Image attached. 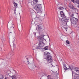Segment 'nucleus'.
I'll list each match as a JSON object with an SVG mask.
<instances>
[{
	"mask_svg": "<svg viewBox=\"0 0 79 79\" xmlns=\"http://www.w3.org/2000/svg\"><path fill=\"white\" fill-rule=\"evenodd\" d=\"M41 33L40 32V36H38L37 39L39 41V46L40 47L42 48V47H43L45 45V44L44 43L43 41L44 40H44V34H41Z\"/></svg>",
	"mask_w": 79,
	"mask_h": 79,
	"instance_id": "1",
	"label": "nucleus"
},
{
	"mask_svg": "<svg viewBox=\"0 0 79 79\" xmlns=\"http://www.w3.org/2000/svg\"><path fill=\"white\" fill-rule=\"evenodd\" d=\"M60 15L61 17L63 18L62 19V22L63 23L62 24L63 26H66L68 21L69 19V18H65L64 13L63 11L60 12Z\"/></svg>",
	"mask_w": 79,
	"mask_h": 79,
	"instance_id": "2",
	"label": "nucleus"
},
{
	"mask_svg": "<svg viewBox=\"0 0 79 79\" xmlns=\"http://www.w3.org/2000/svg\"><path fill=\"white\" fill-rule=\"evenodd\" d=\"M14 26L15 25L14 24L11 23H10L8 25V33H9V34H11L12 33V32L15 31Z\"/></svg>",
	"mask_w": 79,
	"mask_h": 79,
	"instance_id": "3",
	"label": "nucleus"
},
{
	"mask_svg": "<svg viewBox=\"0 0 79 79\" xmlns=\"http://www.w3.org/2000/svg\"><path fill=\"white\" fill-rule=\"evenodd\" d=\"M42 4H39L36 5L35 7V9L37 11H39L38 12L40 13L41 11H42V5H41Z\"/></svg>",
	"mask_w": 79,
	"mask_h": 79,
	"instance_id": "4",
	"label": "nucleus"
},
{
	"mask_svg": "<svg viewBox=\"0 0 79 79\" xmlns=\"http://www.w3.org/2000/svg\"><path fill=\"white\" fill-rule=\"evenodd\" d=\"M42 14V11L40 12V13L37 12L36 14V17L35 18L36 19L38 20H40V15Z\"/></svg>",
	"mask_w": 79,
	"mask_h": 79,
	"instance_id": "5",
	"label": "nucleus"
},
{
	"mask_svg": "<svg viewBox=\"0 0 79 79\" xmlns=\"http://www.w3.org/2000/svg\"><path fill=\"white\" fill-rule=\"evenodd\" d=\"M37 26L38 27V31H42L43 28V24H42V22L40 23L39 24H38Z\"/></svg>",
	"mask_w": 79,
	"mask_h": 79,
	"instance_id": "6",
	"label": "nucleus"
},
{
	"mask_svg": "<svg viewBox=\"0 0 79 79\" xmlns=\"http://www.w3.org/2000/svg\"><path fill=\"white\" fill-rule=\"evenodd\" d=\"M13 55H14V52L11 51L7 55L6 57L7 58H10Z\"/></svg>",
	"mask_w": 79,
	"mask_h": 79,
	"instance_id": "7",
	"label": "nucleus"
},
{
	"mask_svg": "<svg viewBox=\"0 0 79 79\" xmlns=\"http://www.w3.org/2000/svg\"><path fill=\"white\" fill-rule=\"evenodd\" d=\"M46 60L48 63H50L52 62L51 60H52V56H49L47 57L46 58Z\"/></svg>",
	"mask_w": 79,
	"mask_h": 79,
	"instance_id": "8",
	"label": "nucleus"
},
{
	"mask_svg": "<svg viewBox=\"0 0 79 79\" xmlns=\"http://www.w3.org/2000/svg\"><path fill=\"white\" fill-rule=\"evenodd\" d=\"M69 68L68 69L67 67H66V64H64V69L65 70H67V69H71V70H72V66L69 65Z\"/></svg>",
	"mask_w": 79,
	"mask_h": 79,
	"instance_id": "9",
	"label": "nucleus"
},
{
	"mask_svg": "<svg viewBox=\"0 0 79 79\" xmlns=\"http://www.w3.org/2000/svg\"><path fill=\"white\" fill-rule=\"evenodd\" d=\"M69 6L70 7V9H72L73 10H76V9L74 8L73 5L72 4H69Z\"/></svg>",
	"mask_w": 79,
	"mask_h": 79,
	"instance_id": "10",
	"label": "nucleus"
},
{
	"mask_svg": "<svg viewBox=\"0 0 79 79\" xmlns=\"http://www.w3.org/2000/svg\"><path fill=\"white\" fill-rule=\"evenodd\" d=\"M27 60V62L28 64H31V61L29 60V55H27L25 56Z\"/></svg>",
	"mask_w": 79,
	"mask_h": 79,
	"instance_id": "11",
	"label": "nucleus"
},
{
	"mask_svg": "<svg viewBox=\"0 0 79 79\" xmlns=\"http://www.w3.org/2000/svg\"><path fill=\"white\" fill-rule=\"evenodd\" d=\"M50 56V53L48 52H44V57L46 58H47L48 57V56Z\"/></svg>",
	"mask_w": 79,
	"mask_h": 79,
	"instance_id": "12",
	"label": "nucleus"
},
{
	"mask_svg": "<svg viewBox=\"0 0 79 79\" xmlns=\"http://www.w3.org/2000/svg\"><path fill=\"white\" fill-rule=\"evenodd\" d=\"M66 26H64L62 27V28L63 30H64V31H67V29H68V27H65Z\"/></svg>",
	"mask_w": 79,
	"mask_h": 79,
	"instance_id": "13",
	"label": "nucleus"
},
{
	"mask_svg": "<svg viewBox=\"0 0 79 79\" xmlns=\"http://www.w3.org/2000/svg\"><path fill=\"white\" fill-rule=\"evenodd\" d=\"M38 0H33V1L31 2V5H35L36 3H37Z\"/></svg>",
	"mask_w": 79,
	"mask_h": 79,
	"instance_id": "14",
	"label": "nucleus"
},
{
	"mask_svg": "<svg viewBox=\"0 0 79 79\" xmlns=\"http://www.w3.org/2000/svg\"><path fill=\"white\" fill-rule=\"evenodd\" d=\"M73 70L75 71H76L77 73H79V69H77V68L75 67L73 69ZM77 75H79V74H77Z\"/></svg>",
	"mask_w": 79,
	"mask_h": 79,
	"instance_id": "15",
	"label": "nucleus"
},
{
	"mask_svg": "<svg viewBox=\"0 0 79 79\" xmlns=\"http://www.w3.org/2000/svg\"><path fill=\"white\" fill-rule=\"evenodd\" d=\"M12 9L13 10H14V13H16V7H12Z\"/></svg>",
	"mask_w": 79,
	"mask_h": 79,
	"instance_id": "16",
	"label": "nucleus"
},
{
	"mask_svg": "<svg viewBox=\"0 0 79 79\" xmlns=\"http://www.w3.org/2000/svg\"><path fill=\"white\" fill-rule=\"evenodd\" d=\"M13 4H14V6L16 8H17V7H18V4H17V3H16L15 2H14L13 3Z\"/></svg>",
	"mask_w": 79,
	"mask_h": 79,
	"instance_id": "17",
	"label": "nucleus"
},
{
	"mask_svg": "<svg viewBox=\"0 0 79 79\" xmlns=\"http://www.w3.org/2000/svg\"><path fill=\"white\" fill-rule=\"evenodd\" d=\"M13 46H14L13 49L16 50V49L17 48H16V45H15V42H14V41H13Z\"/></svg>",
	"mask_w": 79,
	"mask_h": 79,
	"instance_id": "18",
	"label": "nucleus"
},
{
	"mask_svg": "<svg viewBox=\"0 0 79 79\" xmlns=\"http://www.w3.org/2000/svg\"><path fill=\"white\" fill-rule=\"evenodd\" d=\"M11 77L12 79H16V76H11Z\"/></svg>",
	"mask_w": 79,
	"mask_h": 79,
	"instance_id": "19",
	"label": "nucleus"
},
{
	"mask_svg": "<svg viewBox=\"0 0 79 79\" xmlns=\"http://www.w3.org/2000/svg\"><path fill=\"white\" fill-rule=\"evenodd\" d=\"M59 9L60 10H63V9H64V8H63V7L60 6L59 7Z\"/></svg>",
	"mask_w": 79,
	"mask_h": 79,
	"instance_id": "20",
	"label": "nucleus"
},
{
	"mask_svg": "<svg viewBox=\"0 0 79 79\" xmlns=\"http://www.w3.org/2000/svg\"><path fill=\"white\" fill-rule=\"evenodd\" d=\"M70 16L71 17V18H72V17H73L74 16V15L73 14H72L71 15H70V13H69Z\"/></svg>",
	"mask_w": 79,
	"mask_h": 79,
	"instance_id": "21",
	"label": "nucleus"
},
{
	"mask_svg": "<svg viewBox=\"0 0 79 79\" xmlns=\"http://www.w3.org/2000/svg\"><path fill=\"white\" fill-rule=\"evenodd\" d=\"M3 77L2 74H0V79H3Z\"/></svg>",
	"mask_w": 79,
	"mask_h": 79,
	"instance_id": "22",
	"label": "nucleus"
},
{
	"mask_svg": "<svg viewBox=\"0 0 79 79\" xmlns=\"http://www.w3.org/2000/svg\"><path fill=\"white\" fill-rule=\"evenodd\" d=\"M48 46H46L44 48V49L45 50H48Z\"/></svg>",
	"mask_w": 79,
	"mask_h": 79,
	"instance_id": "23",
	"label": "nucleus"
},
{
	"mask_svg": "<svg viewBox=\"0 0 79 79\" xmlns=\"http://www.w3.org/2000/svg\"><path fill=\"white\" fill-rule=\"evenodd\" d=\"M58 21H62V19L60 18V17L58 18Z\"/></svg>",
	"mask_w": 79,
	"mask_h": 79,
	"instance_id": "24",
	"label": "nucleus"
},
{
	"mask_svg": "<svg viewBox=\"0 0 79 79\" xmlns=\"http://www.w3.org/2000/svg\"><path fill=\"white\" fill-rule=\"evenodd\" d=\"M40 47H39V46L36 47V49H40Z\"/></svg>",
	"mask_w": 79,
	"mask_h": 79,
	"instance_id": "25",
	"label": "nucleus"
},
{
	"mask_svg": "<svg viewBox=\"0 0 79 79\" xmlns=\"http://www.w3.org/2000/svg\"><path fill=\"white\" fill-rule=\"evenodd\" d=\"M51 77V76H49V75L48 76V79H50Z\"/></svg>",
	"mask_w": 79,
	"mask_h": 79,
	"instance_id": "26",
	"label": "nucleus"
},
{
	"mask_svg": "<svg viewBox=\"0 0 79 79\" xmlns=\"http://www.w3.org/2000/svg\"><path fill=\"white\" fill-rule=\"evenodd\" d=\"M66 42L68 44H69V42L68 40H67Z\"/></svg>",
	"mask_w": 79,
	"mask_h": 79,
	"instance_id": "27",
	"label": "nucleus"
},
{
	"mask_svg": "<svg viewBox=\"0 0 79 79\" xmlns=\"http://www.w3.org/2000/svg\"><path fill=\"white\" fill-rule=\"evenodd\" d=\"M71 0L72 2H73V3H74L75 2L74 1H76V0Z\"/></svg>",
	"mask_w": 79,
	"mask_h": 79,
	"instance_id": "28",
	"label": "nucleus"
},
{
	"mask_svg": "<svg viewBox=\"0 0 79 79\" xmlns=\"http://www.w3.org/2000/svg\"><path fill=\"white\" fill-rule=\"evenodd\" d=\"M76 79H79V76L77 77L76 78Z\"/></svg>",
	"mask_w": 79,
	"mask_h": 79,
	"instance_id": "29",
	"label": "nucleus"
},
{
	"mask_svg": "<svg viewBox=\"0 0 79 79\" xmlns=\"http://www.w3.org/2000/svg\"><path fill=\"white\" fill-rule=\"evenodd\" d=\"M73 75H74V74L73 73V72H72V76H73Z\"/></svg>",
	"mask_w": 79,
	"mask_h": 79,
	"instance_id": "30",
	"label": "nucleus"
},
{
	"mask_svg": "<svg viewBox=\"0 0 79 79\" xmlns=\"http://www.w3.org/2000/svg\"><path fill=\"white\" fill-rule=\"evenodd\" d=\"M75 19V18H73L72 19V20H73V19Z\"/></svg>",
	"mask_w": 79,
	"mask_h": 79,
	"instance_id": "31",
	"label": "nucleus"
},
{
	"mask_svg": "<svg viewBox=\"0 0 79 79\" xmlns=\"http://www.w3.org/2000/svg\"><path fill=\"white\" fill-rule=\"evenodd\" d=\"M33 34H34V35H35V33H34Z\"/></svg>",
	"mask_w": 79,
	"mask_h": 79,
	"instance_id": "32",
	"label": "nucleus"
},
{
	"mask_svg": "<svg viewBox=\"0 0 79 79\" xmlns=\"http://www.w3.org/2000/svg\"><path fill=\"white\" fill-rule=\"evenodd\" d=\"M34 68H36V66L34 65Z\"/></svg>",
	"mask_w": 79,
	"mask_h": 79,
	"instance_id": "33",
	"label": "nucleus"
},
{
	"mask_svg": "<svg viewBox=\"0 0 79 79\" xmlns=\"http://www.w3.org/2000/svg\"><path fill=\"white\" fill-rule=\"evenodd\" d=\"M23 31V26H22V31Z\"/></svg>",
	"mask_w": 79,
	"mask_h": 79,
	"instance_id": "34",
	"label": "nucleus"
},
{
	"mask_svg": "<svg viewBox=\"0 0 79 79\" xmlns=\"http://www.w3.org/2000/svg\"><path fill=\"white\" fill-rule=\"evenodd\" d=\"M14 39H15L16 37H14Z\"/></svg>",
	"mask_w": 79,
	"mask_h": 79,
	"instance_id": "35",
	"label": "nucleus"
},
{
	"mask_svg": "<svg viewBox=\"0 0 79 79\" xmlns=\"http://www.w3.org/2000/svg\"><path fill=\"white\" fill-rule=\"evenodd\" d=\"M36 30H37V27H36Z\"/></svg>",
	"mask_w": 79,
	"mask_h": 79,
	"instance_id": "36",
	"label": "nucleus"
},
{
	"mask_svg": "<svg viewBox=\"0 0 79 79\" xmlns=\"http://www.w3.org/2000/svg\"><path fill=\"white\" fill-rule=\"evenodd\" d=\"M18 29H19V28H18Z\"/></svg>",
	"mask_w": 79,
	"mask_h": 79,
	"instance_id": "37",
	"label": "nucleus"
},
{
	"mask_svg": "<svg viewBox=\"0 0 79 79\" xmlns=\"http://www.w3.org/2000/svg\"><path fill=\"white\" fill-rule=\"evenodd\" d=\"M79 8V5L77 6Z\"/></svg>",
	"mask_w": 79,
	"mask_h": 79,
	"instance_id": "38",
	"label": "nucleus"
},
{
	"mask_svg": "<svg viewBox=\"0 0 79 79\" xmlns=\"http://www.w3.org/2000/svg\"><path fill=\"white\" fill-rule=\"evenodd\" d=\"M77 21H78V19H76Z\"/></svg>",
	"mask_w": 79,
	"mask_h": 79,
	"instance_id": "39",
	"label": "nucleus"
},
{
	"mask_svg": "<svg viewBox=\"0 0 79 79\" xmlns=\"http://www.w3.org/2000/svg\"><path fill=\"white\" fill-rule=\"evenodd\" d=\"M76 75H77V73H75V75H76Z\"/></svg>",
	"mask_w": 79,
	"mask_h": 79,
	"instance_id": "40",
	"label": "nucleus"
},
{
	"mask_svg": "<svg viewBox=\"0 0 79 79\" xmlns=\"http://www.w3.org/2000/svg\"><path fill=\"white\" fill-rule=\"evenodd\" d=\"M22 2H23V0H22Z\"/></svg>",
	"mask_w": 79,
	"mask_h": 79,
	"instance_id": "41",
	"label": "nucleus"
},
{
	"mask_svg": "<svg viewBox=\"0 0 79 79\" xmlns=\"http://www.w3.org/2000/svg\"><path fill=\"white\" fill-rule=\"evenodd\" d=\"M30 0V1H32V0Z\"/></svg>",
	"mask_w": 79,
	"mask_h": 79,
	"instance_id": "42",
	"label": "nucleus"
},
{
	"mask_svg": "<svg viewBox=\"0 0 79 79\" xmlns=\"http://www.w3.org/2000/svg\"><path fill=\"white\" fill-rule=\"evenodd\" d=\"M43 75H45V74H43Z\"/></svg>",
	"mask_w": 79,
	"mask_h": 79,
	"instance_id": "43",
	"label": "nucleus"
}]
</instances>
